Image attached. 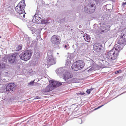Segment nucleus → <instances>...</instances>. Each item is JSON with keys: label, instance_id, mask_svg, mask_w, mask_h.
I'll list each match as a JSON object with an SVG mask.
<instances>
[{"label": "nucleus", "instance_id": "f257e3e1", "mask_svg": "<svg viewBox=\"0 0 126 126\" xmlns=\"http://www.w3.org/2000/svg\"><path fill=\"white\" fill-rule=\"evenodd\" d=\"M32 52L31 50H28L22 52L19 55L20 58L24 61H27L30 58Z\"/></svg>", "mask_w": 126, "mask_h": 126}, {"label": "nucleus", "instance_id": "f03ea898", "mask_svg": "<svg viewBox=\"0 0 126 126\" xmlns=\"http://www.w3.org/2000/svg\"><path fill=\"white\" fill-rule=\"evenodd\" d=\"M84 66V63L82 61L79 60L75 62L72 65V69L74 71H77L83 68Z\"/></svg>", "mask_w": 126, "mask_h": 126}, {"label": "nucleus", "instance_id": "7ed1b4c3", "mask_svg": "<svg viewBox=\"0 0 126 126\" xmlns=\"http://www.w3.org/2000/svg\"><path fill=\"white\" fill-rule=\"evenodd\" d=\"M118 55V53H116L114 49H112L107 53L106 57L109 60H113L116 59Z\"/></svg>", "mask_w": 126, "mask_h": 126}, {"label": "nucleus", "instance_id": "20e7f679", "mask_svg": "<svg viewBox=\"0 0 126 126\" xmlns=\"http://www.w3.org/2000/svg\"><path fill=\"white\" fill-rule=\"evenodd\" d=\"M25 2L24 0L22 1L18 4L15 7V10L18 14H21L24 12V9L25 6Z\"/></svg>", "mask_w": 126, "mask_h": 126}, {"label": "nucleus", "instance_id": "39448f33", "mask_svg": "<svg viewBox=\"0 0 126 126\" xmlns=\"http://www.w3.org/2000/svg\"><path fill=\"white\" fill-rule=\"evenodd\" d=\"M47 62L48 65H49L50 66L56 63V61L54 59L52 56V53L51 51L48 52L47 56Z\"/></svg>", "mask_w": 126, "mask_h": 126}, {"label": "nucleus", "instance_id": "423d86ee", "mask_svg": "<svg viewBox=\"0 0 126 126\" xmlns=\"http://www.w3.org/2000/svg\"><path fill=\"white\" fill-rule=\"evenodd\" d=\"M50 41L53 44L58 45L60 43L61 39L60 36L58 35H54L51 37Z\"/></svg>", "mask_w": 126, "mask_h": 126}, {"label": "nucleus", "instance_id": "0eeeda50", "mask_svg": "<svg viewBox=\"0 0 126 126\" xmlns=\"http://www.w3.org/2000/svg\"><path fill=\"white\" fill-rule=\"evenodd\" d=\"M16 86V85L13 83H9L4 87L3 92L10 91L12 92L15 89Z\"/></svg>", "mask_w": 126, "mask_h": 126}, {"label": "nucleus", "instance_id": "6e6552de", "mask_svg": "<svg viewBox=\"0 0 126 126\" xmlns=\"http://www.w3.org/2000/svg\"><path fill=\"white\" fill-rule=\"evenodd\" d=\"M28 28L30 29V30L32 32V34L35 33L38 35L40 34V31L39 30H36L35 27L36 26L34 25H32V26L30 27L29 26H28Z\"/></svg>", "mask_w": 126, "mask_h": 126}, {"label": "nucleus", "instance_id": "1a4fd4ad", "mask_svg": "<svg viewBox=\"0 0 126 126\" xmlns=\"http://www.w3.org/2000/svg\"><path fill=\"white\" fill-rule=\"evenodd\" d=\"M16 54H12L9 56L8 58V60L9 64H13L15 62L16 58Z\"/></svg>", "mask_w": 126, "mask_h": 126}, {"label": "nucleus", "instance_id": "9d476101", "mask_svg": "<svg viewBox=\"0 0 126 126\" xmlns=\"http://www.w3.org/2000/svg\"><path fill=\"white\" fill-rule=\"evenodd\" d=\"M49 83L50 84H49L51 85L53 89L54 87H57L60 86L62 84V83H63L64 82H59L54 80H50L49 81Z\"/></svg>", "mask_w": 126, "mask_h": 126}, {"label": "nucleus", "instance_id": "9b49d317", "mask_svg": "<svg viewBox=\"0 0 126 126\" xmlns=\"http://www.w3.org/2000/svg\"><path fill=\"white\" fill-rule=\"evenodd\" d=\"M93 48L94 50H95L97 52H99L101 51L102 47L101 44L97 43L94 45Z\"/></svg>", "mask_w": 126, "mask_h": 126}, {"label": "nucleus", "instance_id": "f8f14e48", "mask_svg": "<svg viewBox=\"0 0 126 126\" xmlns=\"http://www.w3.org/2000/svg\"><path fill=\"white\" fill-rule=\"evenodd\" d=\"M53 89V87L51 84H49L44 89L42 90V93L44 94H46L47 93Z\"/></svg>", "mask_w": 126, "mask_h": 126}, {"label": "nucleus", "instance_id": "ddd939ff", "mask_svg": "<svg viewBox=\"0 0 126 126\" xmlns=\"http://www.w3.org/2000/svg\"><path fill=\"white\" fill-rule=\"evenodd\" d=\"M73 75L69 72H66L65 74H64V75L63 76V78L64 80L67 82V81L68 79L72 78Z\"/></svg>", "mask_w": 126, "mask_h": 126}, {"label": "nucleus", "instance_id": "4468645a", "mask_svg": "<svg viewBox=\"0 0 126 126\" xmlns=\"http://www.w3.org/2000/svg\"><path fill=\"white\" fill-rule=\"evenodd\" d=\"M56 71L58 75H60L61 74H63V76L64 74H65L66 72H67L65 69L63 68H59L58 69L56 70Z\"/></svg>", "mask_w": 126, "mask_h": 126}, {"label": "nucleus", "instance_id": "2eb2a0df", "mask_svg": "<svg viewBox=\"0 0 126 126\" xmlns=\"http://www.w3.org/2000/svg\"><path fill=\"white\" fill-rule=\"evenodd\" d=\"M126 41V39L124 38L123 36L119 37L117 40L116 42L118 44L121 45L124 43Z\"/></svg>", "mask_w": 126, "mask_h": 126}, {"label": "nucleus", "instance_id": "dca6fc26", "mask_svg": "<svg viewBox=\"0 0 126 126\" xmlns=\"http://www.w3.org/2000/svg\"><path fill=\"white\" fill-rule=\"evenodd\" d=\"M41 18L40 16H34L32 19V21L33 22L40 24Z\"/></svg>", "mask_w": 126, "mask_h": 126}, {"label": "nucleus", "instance_id": "f3484780", "mask_svg": "<svg viewBox=\"0 0 126 126\" xmlns=\"http://www.w3.org/2000/svg\"><path fill=\"white\" fill-rule=\"evenodd\" d=\"M84 11L85 13H88V14H90L93 13L95 11V8H94L89 9L88 8L86 7H85V6H84Z\"/></svg>", "mask_w": 126, "mask_h": 126}, {"label": "nucleus", "instance_id": "a211bd4d", "mask_svg": "<svg viewBox=\"0 0 126 126\" xmlns=\"http://www.w3.org/2000/svg\"><path fill=\"white\" fill-rule=\"evenodd\" d=\"M114 47L112 49H114V51L116 52V53H119L121 49V46L120 45H117L116 44L114 46ZM122 48H121V49H122Z\"/></svg>", "mask_w": 126, "mask_h": 126}, {"label": "nucleus", "instance_id": "6ab92c4d", "mask_svg": "<svg viewBox=\"0 0 126 126\" xmlns=\"http://www.w3.org/2000/svg\"><path fill=\"white\" fill-rule=\"evenodd\" d=\"M83 37L85 41H87L88 42H89L91 38L89 35H88L87 34H85L84 35Z\"/></svg>", "mask_w": 126, "mask_h": 126}, {"label": "nucleus", "instance_id": "aec40b11", "mask_svg": "<svg viewBox=\"0 0 126 126\" xmlns=\"http://www.w3.org/2000/svg\"><path fill=\"white\" fill-rule=\"evenodd\" d=\"M75 56L74 55L73 53L70 54L69 55L68 57H67L68 59L69 60V61L68 62L69 64V62H71V60L74 58Z\"/></svg>", "mask_w": 126, "mask_h": 126}, {"label": "nucleus", "instance_id": "412c9836", "mask_svg": "<svg viewBox=\"0 0 126 126\" xmlns=\"http://www.w3.org/2000/svg\"><path fill=\"white\" fill-rule=\"evenodd\" d=\"M76 81V79L75 78H73L72 79H69L67 81V82L69 84L74 83Z\"/></svg>", "mask_w": 126, "mask_h": 126}, {"label": "nucleus", "instance_id": "4be33fe9", "mask_svg": "<svg viewBox=\"0 0 126 126\" xmlns=\"http://www.w3.org/2000/svg\"><path fill=\"white\" fill-rule=\"evenodd\" d=\"M88 5L89 7H94V8L95 7V5L94 3L93 2H91L88 4Z\"/></svg>", "mask_w": 126, "mask_h": 126}, {"label": "nucleus", "instance_id": "5701e85b", "mask_svg": "<svg viewBox=\"0 0 126 126\" xmlns=\"http://www.w3.org/2000/svg\"><path fill=\"white\" fill-rule=\"evenodd\" d=\"M111 6L110 5V4L106 5L104 7V8H106V10L107 11H109L111 9V8H110V7Z\"/></svg>", "mask_w": 126, "mask_h": 126}, {"label": "nucleus", "instance_id": "b1692460", "mask_svg": "<svg viewBox=\"0 0 126 126\" xmlns=\"http://www.w3.org/2000/svg\"><path fill=\"white\" fill-rule=\"evenodd\" d=\"M40 22V24H46L47 22V20H45L44 19H41Z\"/></svg>", "mask_w": 126, "mask_h": 126}, {"label": "nucleus", "instance_id": "393cba45", "mask_svg": "<svg viewBox=\"0 0 126 126\" xmlns=\"http://www.w3.org/2000/svg\"><path fill=\"white\" fill-rule=\"evenodd\" d=\"M98 69L95 68V66H93L91 68H90V69L88 70V71L89 72L91 71L92 70H95Z\"/></svg>", "mask_w": 126, "mask_h": 126}, {"label": "nucleus", "instance_id": "a878e982", "mask_svg": "<svg viewBox=\"0 0 126 126\" xmlns=\"http://www.w3.org/2000/svg\"><path fill=\"white\" fill-rule=\"evenodd\" d=\"M5 65L4 63H2L0 64V67L1 68H5Z\"/></svg>", "mask_w": 126, "mask_h": 126}, {"label": "nucleus", "instance_id": "bb28decb", "mask_svg": "<svg viewBox=\"0 0 126 126\" xmlns=\"http://www.w3.org/2000/svg\"><path fill=\"white\" fill-rule=\"evenodd\" d=\"M19 15H18L17 16V18H19L20 19H23V17H22V15L23 14V12L22 13H21V14H19Z\"/></svg>", "mask_w": 126, "mask_h": 126}, {"label": "nucleus", "instance_id": "cd10ccee", "mask_svg": "<svg viewBox=\"0 0 126 126\" xmlns=\"http://www.w3.org/2000/svg\"><path fill=\"white\" fill-rule=\"evenodd\" d=\"M40 16V15L39 14V11H37L36 12V13L34 16Z\"/></svg>", "mask_w": 126, "mask_h": 126}, {"label": "nucleus", "instance_id": "c85d7f7f", "mask_svg": "<svg viewBox=\"0 0 126 126\" xmlns=\"http://www.w3.org/2000/svg\"><path fill=\"white\" fill-rule=\"evenodd\" d=\"M34 55L36 56L37 57H38L40 55V53L38 51L37 52H34Z\"/></svg>", "mask_w": 126, "mask_h": 126}, {"label": "nucleus", "instance_id": "c756f323", "mask_svg": "<svg viewBox=\"0 0 126 126\" xmlns=\"http://www.w3.org/2000/svg\"><path fill=\"white\" fill-rule=\"evenodd\" d=\"M22 46L21 45H19L17 48H16V50L17 51H19L21 49Z\"/></svg>", "mask_w": 126, "mask_h": 126}, {"label": "nucleus", "instance_id": "7c9ffc66", "mask_svg": "<svg viewBox=\"0 0 126 126\" xmlns=\"http://www.w3.org/2000/svg\"><path fill=\"white\" fill-rule=\"evenodd\" d=\"M34 81H32L28 83V85L31 86L34 84Z\"/></svg>", "mask_w": 126, "mask_h": 126}, {"label": "nucleus", "instance_id": "2f4dec72", "mask_svg": "<svg viewBox=\"0 0 126 126\" xmlns=\"http://www.w3.org/2000/svg\"><path fill=\"white\" fill-rule=\"evenodd\" d=\"M64 47L66 48V49H68L69 48V45H65L64 46Z\"/></svg>", "mask_w": 126, "mask_h": 126}, {"label": "nucleus", "instance_id": "473e14b6", "mask_svg": "<svg viewBox=\"0 0 126 126\" xmlns=\"http://www.w3.org/2000/svg\"><path fill=\"white\" fill-rule=\"evenodd\" d=\"M121 71L120 70H118L115 71V74H118L120 73L121 72Z\"/></svg>", "mask_w": 126, "mask_h": 126}, {"label": "nucleus", "instance_id": "72a5a7b5", "mask_svg": "<svg viewBox=\"0 0 126 126\" xmlns=\"http://www.w3.org/2000/svg\"><path fill=\"white\" fill-rule=\"evenodd\" d=\"M85 93L84 92H80L78 93V94L79 95H82L84 94Z\"/></svg>", "mask_w": 126, "mask_h": 126}, {"label": "nucleus", "instance_id": "f704fd0d", "mask_svg": "<svg viewBox=\"0 0 126 126\" xmlns=\"http://www.w3.org/2000/svg\"><path fill=\"white\" fill-rule=\"evenodd\" d=\"M104 31H105L104 30H102L101 31L99 30L98 32L99 33H102L103 32H104Z\"/></svg>", "mask_w": 126, "mask_h": 126}, {"label": "nucleus", "instance_id": "c9c22d12", "mask_svg": "<svg viewBox=\"0 0 126 126\" xmlns=\"http://www.w3.org/2000/svg\"><path fill=\"white\" fill-rule=\"evenodd\" d=\"M25 39L27 41H28L29 40L30 38L28 36H27L26 37H25Z\"/></svg>", "mask_w": 126, "mask_h": 126}, {"label": "nucleus", "instance_id": "e433bc0d", "mask_svg": "<svg viewBox=\"0 0 126 126\" xmlns=\"http://www.w3.org/2000/svg\"><path fill=\"white\" fill-rule=\"evenodd\" d=\"M90 90H89V89L87 90L86 91V92L88 94H89L91 92Z\"/></svg>", "mask_w": 126, "mask_h": 126}, {"label": "nucleus", "instance_id": "4c0bfd02", "mask_svg": "<svg viewBox=\"0 0 126 126\" xmlns=\"http://www.w3.org/2000/svg\"><path fill=\"white\" fill-rule=\"evenodd\" d=\"M41 98L38 96H36L35 97V98H34V99H40Z\"/></svg>", "mask_w": 126, "mask_h": 126}, {"label": "nucleus", "instance_id": "58836bf2", "mask_svg": "<svg viewBox=\"0 0 126 126\" xmlns=\"http://www.w3.org/2000/svg\"><path fill=\"white\" fill-rule=\"evenodd\" d=\"M126 4V2H123L122 5L123 6H124Z\"/></svg>", "mask_w": 126, "mask_h": 126}, {"label": "nucleus", "instance_id": "ea45409f", "mask_svg": "<svg viewBox=\"0 0 126 126\" xmlns=\"http://www.w3.org/2000/svg\"><path fill=\"white\" fill-rule=\"evenodd\" d=\"M22 17L23 18H24L25 17V14H23L22 15Z\"/></svg>", "mask_w": 126, "mask_h": 126}, {"label": "nucleus", "instance_id": "a19ab883", "mask_svg": "<svg viewBox=\"0 0 126 126\" xmlns=\"http://www.w3.org/2000/svg\"><path fill=\"white\" fill-rule=\"evenodd\" d=\"M93 89V88H91L90 89H89V90H90V91H91Z\"/></svg>", "mask_w": 126, "mask_h": 126}, {"label": "nucleus", "instance_id": "79ce46f5", "mask_svg": "<svg viewBox=\"0 0 126 126\" xmlns=\"http://www.w3.org/2000/svg\"><path fill=\"white\" fill-rule=\"evenodd\" d=\"M104 105H102L100 106H99V107L100 108H101V107H102Z\"/></svg>", "mask_w": 126, "mask_h": 126}, {"label": "nucleus", "instance_id": "37998d69", "mask_svg": "<svg viewBox=\"0 0 126 126\" xmlns=\"http://www.w3.org/2000/svg\"><path fill=\"white\" fill-rule=\"evenodd\" d=\"M101 23H100L99 24H98V25H99L100 26L99 27H101Z\"/></svg>", "mask_w": 126, "mask_h": 126}, {"label": "nucleus", "instance_id": "c03bdc74", "mask_svg": "<svg viewBox=\"0 0 126 126\" xmlns=\"http://www.w3.org/2000/svg\"><path fill=\"white\" fill-rule=\"evenodd\" d=\"M99 108V107H98L97 108H96L95 109V110H96V109H98L99 108Z\"/></svg>", "mask_w": 126, "mask_h": 126}, {"label": "nucleus", "instance_id": "a18cd8bd", "mask_svg": "<svg viewBox=\"0 0 126 126\" xmlns=\"http://www.w3.org/2000/svg\"><path fill=\"white\" fill-rule=\"evenodd\" d=\"M126 93V91H125V92H124V93H122V94H123L124 93Z\"/></svg>", "mask_w": 126, "mask_h": 126}, {"label": "nucleus", "instance_id": "49530a36", "mask_svg": "<svg viewBox=\"0 0 126 126\" xmlns=\"http://www.w3.org/2000/svg\"><path fill=\"white\" fill-rule=\"evenodd\" d=\"M95 0L97 1H98L99 0Z\"/></svg>", "mask_w": 126, "mask_h": 126}, {"label": "nucleus", "instance_id": "de8ad7c7", "mask_svg": "<svg viewBox=\"0 0 126 126\" xmlns=\"http://www.w3.org/2000/svg\"><path fill=\"white\" fill-rule=\"evenodd\" d=\"M5 100V99H4L2 101H4Z\"/></svg>", "mask_w": 126, "mask_h": 126}, {"label": "nucleus", "instance_id": "09e8293b", "mask_svg": "<svg viewBox=\"0 0 126 126\" xmlns=\"http://www.w3.org/2000/svg\"><path fill=\"white\" fill-rule=\"evenodd\" d=\"M94 25H96L97 26V25L96 24H94Z\"/></svg>", "mask_w": 126, "mask_h": 126}, {"label": "nucleus", "instance_id": "8fccbe9b", "mask_svg": "<svg viewBox=\"0 0 126 126\" xmlns=\"http://www.w3.org/2000/svg\"><path fill=\"white\" fill-rule=\"evenodd\" d=\"M57 54H59V53H57Z\"/></svg>", "mask_w": 126, "mask_h": 126}, {"label": "nucleus", "instance_id": "3c124183", "mask_svg": "<svg viewBox=\"0 0 126 126\" xmlns=\"http://www.w3.org/2000/svg\"><path fill=\"white\" fill-rule=\"evenodd\" d=\"M96 66H98L97 65H96Z\"/></svg>", "mask_w": 126, "mask_h": 126}, {"label": "nucleus", "instance_id": "603ef678", "mask_svg": "<svg viewBox=\"0 0 126 126\" xmlns=\"http://www.w3.org/2000/svg\"><path fill=\"white\" fill-rule=\"evenodd\" d=\"M67 63H66V64H67Z\"/></svg>", "mask_w": 126, "mask_h": 126}, {"label": "nucleus", "instance_id": "864d4df0", "mask_svg": "<svg viewBox=\"0 0 126 126\" xmlns=\"http://www.w3.org/2000/svg\"><path fill=\"white\" fill-rule=\"evenodd\" d=\"M123 36H124V37H125V36H125V35H124H124Z\"/></svg>", "mask_w": 126, "mask_h": 126}, {"label": "nucleus", "instance_id": "5fc2aeb1", "mask_svg": "<svg viewBox=\"0 0 126 126\" xmlns=\"http://www.w3.org/2000/svg\"><path fill=\"white\" fill-rule=\"evenodd\" d=\"M79 120H80V121H81V119H79Z\"/></svg>", "mask_w": 126, "mask_h": 126}, {"label": "nucleus", "instance_id": "6e6d98bb", "mask_svg": "<svg viewBox=\"0 0 126 126\" xmlns=\"http://www.w3.org/2000/svg\"><path fill=\"white\" fill-rule=\"evenodd\" d=\"M80 26H79V27H80Z\"/></svg>", "mask_w": 126, "mask_h": 126}, {"label": "nucleus", "instance_id": "4d7b16f0", "mask_svg": "<svg viewBox=\"0 0 126 126\" xmlns=\"http://www.w3.org/2000/svg\"><path fill=\"white\" fill-rule=\"evenodd\" d=\"M80 26H79V27H80Z\"/></svg>", "mask_w": 126, "mask_h": 126}, {"label": "nucleus", "instance_id": "13d9d810", "mask_svg": "<svg viewBox=\"0 0 126 126\" xmlns=\"http://www.w3.org/2000/svg\"><path fill=\"white\" fill-rule=\"evenodd\" d=\"M1 36H0V38H1Z\"/></svg>", "mask_w": 126, "mask_h": 126}, {"label": "nucleus", "instance_id": "bf43d9fd", "mask_svg": "<svg viewBox=\"0 0 126 126\" xmlns=\"http://www.w3.org/2000/svg\"><path fill=\"white\" fill-rule=\"evenodd\" d=\"M43 126H45L44 125Z\"/></svg>", "mask_w": 126, "mask_h": 126}]
</instances>
